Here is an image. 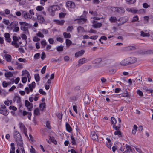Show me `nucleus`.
<instances>
[{
  "label": "nucleus",
  "mask_w": 153,
  "mask_h": 153,
  "mask_svg": "<svg viewBox=\"0 0 153 153\" xmlns=\"http://www.w3.org/2000/svg\"><path fill=\"white\" fill-rule=\"evenodd\" d=\"M115 135H118L119 137H121L122 136V133L121 131H116L114 132Z\"/></svg>",
  "instance_id": "obj_37"
},
{
  "label": "nucleus",
  "mask_w": 153,
  "mask_h": 153,
  "mask_svg": "<svg viewBox=\"0 0 153 153\" xmlns=\"http://www.w3.org/2000/svg\"><path fill=\"white\" fill-rule=\"evenodd\" d=\"M113 128L117 131H119L120 128V126H115V125H113Z\"/></svg>",
  "instance_id": "obj_53"
},
{
  "label": "nucleus",
  "mask_w": 153,
  "mask_h": 153,
  "mask_svg": "<svg viewBox=\"0 0 153 153\" xmlns=\"http://www.w3.org/2000/svg\"><path fill=\"white\" fill-rule=\"evenodd\" d=\"M143 89L144 90L146 91V92H148L149 93L151 90V89H148L147 87L145 86L143 87Z\"/></svg>",
  "instance_id": "obj_61"
},
{
  "label": "nucleus",
  "mask_w": 153,
  "mask_h": 153,
  "mask_svg": "<svg viewBox=\"0 0 153 153\" xmlns=\"http://www.w3.org/2000/svg\"><path fill=\"white\" fill-rule=\"evenodd\" d=\"M4 36L6 40H7L8 42H11V39L10 38V35L9 33H5L4 34Z\"/></svg>",
  "instance_id": "obj_12"
},
{
  "label": "nucleus",
  "mask_w": 153,
  "mask_h": 153,
  "mask_svg": "<svg viewBox=\"0 0 153 153\" xmlns=\"http://www.w3.org/2000/svg\"><path fill=\"white\" fill-rule=\"evenodd\" d=\"M91 137L93 140L97 141L98 140L97 136L94 131H92L91 132Z\"/></svg>",
  "instance_id": "obj_8"
},
{
  "label": "nucleus",
  "mask_w": 153,
  "mask_h": 153,
  "mask_svg": "<svg viewBox=\"0 0 153 153\" xmlns=\"http://www.w3.org/2000/svg\"><path fill=\"white\" fill-rule=\"evenodd\" d=\"M66 5L68 7L74 8L75 7V4L73 2L69 1L66 3Z\"/></svg>",
  "instance_id": "obj_11"
},
{
  "label": "nucleus",
  "mask_w": 153,
  "mask_h": 153,
  "mask_svg": "<svg viewBox=\"0 0 153 153\" xmlns=\"http://www.w3.org/2000/svg\"><path fill=\"white\" fill-rule=\"evenodd\" d=\"M14 137L15 140L17 143V145L19 146H21L23 144L22 139L21 136L19 133L17 131L14 133Z\"/></svg>",
  "instance_id": "obj_3"
},
{
  "label": "nucleus",
  "mask_w": 153,
  "mask_h": 153,
  "mask_svg": "<svg viewBox=\"0 0 153 153\" xmlns=\"http://www.w3.org/2000/svg\"><path fill=\"white\" fill-rule=\"evenodd\" d=\"M77 30L78 32H83L85 31L84 28L81 26H79L77 28Z\"/></svg>",
  "instance_id": "obj_39"
},
{
  "label": "nucleus",
  "mask_w": 153,
  "mask_h": 153,
  "mask_svg": "<svg viewBox=\"0 0 153 153\" xmlns=\"http://www.w3.org/2000/svg\"><path fill=\"white\" fill-rule=\"evenodd\" d=\"M37 19L40 21V23H43L45 22V19L43 16L41 15H38L37 16Z\"/></svg>",
  "instance_id": "obj_13"
},
{
  "label": "nucleus",
  "mask_w": 153,
  "mask_h": 153,
  "mask_svg": "<svg viewBox=\"0 0 153 153\" xmlns=\"http://www.w3.org/2000/svg\"><path fill=\"white\" fill-rule=\"evenodd\" d=\"M16 88V87L15 86L13 85L9 90V92L15 90Z\"/></svg>",
  "instance_id": "obj_64"
},
{
  "label": "nucleus",
  "mask_w": 153,
  "mask_h": 153,
  "mask_svg": "<svg viewBox=\"0 0 153 153\" xmlns=\"http://www.w3.org/2000/svg\"><path fill=\"white\" fill-rule=\"evenodd\" d=\"M66 44L67 47H69L71 44L72 42L69 39H67L66 40Z\"/></svg>",
  "instance_id": "obj_34"
},
{
  "label": "nucleus",
  "mask_w": 153,
  "mask_h": 153,
  "mask_svg": "<svg viewBox=\"0 0 153 153\" xmlns=\"http://www.w3.org/2000/svg\"><path fill=\"white\" fill-rule=\"evenodd\" d=\"M102 25L100 23H98L94 24L93 25V27L94 28H97L100 27Z\"/></svg>",
  "instance_id": "obj_28"
},
{
  "label": "nucleus",
  "mask_w": 153,
  "mask_h": 153,
  "mask_svg": "<svg viewBox=\"0 0 153 153\" xmlns=\"http://www.w3.org/2000/svg\"><path fill=\"white\" fill-rule=\"evenodd\" d=\"M25 105L26 107H29L30 105H31L32 103H30L27 100H25Z\"/></svg>",
  "instance_id": "obj_48"
},
{
  "label": "nucleus",
  "mask_w": 153,
  "mask_h": 153,
  "mask_svg": "<svg viewBox=\"0 0 153 153\" xmlns=\"http://www.w3.org/2000/svg\"><path fill=\"white\" fill-rule=\"evenodd\" d=\"M121 22L123 24H124V23L126 22L128 20V17L125 16V17H121Z\"/></svg>",
  "instance_id": "obj_25"
},
{
  "label": "nucleus",
  "mask_w": 153,
  "mask_h": 153,
  "mask_svg": "<svg viewBox=\"0 0 153 153\" xmlns=\"http://www.w3.org/2000/svg\"><path fill=\"white\" fill-rule=\"evenodd\" d=\"M143 8H147L148 7H150V5L146 3H143Z\"/></svg>",
  "instance_id": "obj_52"
},
{
  "label": "nucleus",
  "mask_w": 153,
  "mask_h": 153,
  "mask_svg": "<svg viewBox=\"0 0 153 153\" xmlns=\"http://www.w3.org/2000/svg\"><path fill=\"white\" fill-rule=\"evenodd\" d=\"M91 68L90 65H85L83 66L82 69H83V71H86L90 69Z\"/></svg>",
  "instance_id": "obj_20"
},
{
  "label": "nucleus",
  "mask_w": 153,
  "mask_h": 153,
  "mask_svg": "<svg viewBox=\"0 0 153 153\" xmlns=\"http://www.w3.org/2000/svg\"><path fill=\"white\" fill-rule=\"evenodd\" d=\"M9 108L10 110H12L14 111H16L17 109V108L16 107L12 105L10 106Z\"/></svg>",
  "instance_id": "obj_63"
},
{
  "label": "nucleus",
  "mask_w": 153,
  "mask_h": 153,
  "mask_svg": "<svg viewBox=\"0 0 153 153\" xmlns=\"http://www.w3.org/2000/svg\"><path fill=\"white\" fill-rule=\"evenodd\" d=\"M57 50L58 51H63V47L59 46L57 48Z\"/></svg>",
  "instance_id": "obj_51"
},
{
  "label": "nucleus",
  "mask_w": 153,
  "mask_h": 153,
  "mask_svg": "<svg viewBox=\"0 0 153 153\" xmlns=\"http://www.w3.org/2000/svg\"><path fill=\"white\" fill-rule=\"evenodd\" d=\"M140 36L142 37H149L150 36V34L148 33H145L143 31H141L140 32Z\"/></svg>",
  "instance_id": "obj_21"
},
{
  "label": "nucleus",
  "mask_w": 153,
  "mask_h": 153,
  "mask_svg": "<svg viewBox=\"0 0 153 153\" xmlns=\"http://www.w3.org/2000/svg\"><path fill=\"white\" fill-rule=\"evenodd\" d=\"M39 107L40 110L43 111L46 108V104L45 103H42L40 104Z\"/></svg>",
  "instance_id": "obj_24"
},
{
  "label": "nucleus",
  "mask_w": 153,
  "mask_h": 153,
  "mask_svg": "<svg viewBox=\"0 0 153 153\" xmlns=\"http://www.w3.org/2000/svg\"><path fill=\"white\" fill-rule=\"evenodd\" d=\"M111 10L113 12L118 13L121 14L124 13L125 11L124 8L121 7H111Z\"/></svg>",
  "instance_id": "obj_5"
},
{
  "label": "nucleus",
  "mask_w": 153,
  "mask_h": 153,
  "mask_svg": "<svg viewBox=\"0 0 153 153\" xmlns=\"http://www.w3.org/2000/svg\"><path fill=\"white\" fill-rule=\"evenodd\" d=\"M88 13L84 11L83 14L78 18H77V23L79 25H82L86 22L87 20L86 15Z\"/></svg>",
  "instance_id": "obj_2"
},
{
  "label": "nucleus",
  "mask_w": 153,
  "mask_h": 153,
  "mask_svg": "<svg viewBox=\"0 0 153 153\" xmlns=\"http://www.w3.org/2000/svg\"><path fill=\"white\" fill-rule=\"evenodd\" d=\"M49 140L51 141V142L55 144H56L57 142L56 141L54 137H50Z\"/></svg>",
  "instance_id": "obj_32"
},
{
  "label": "nucleus",
  "mask_w": 153,
  "mask_h": 153,
  "mask_svg": "<svg viewBox=\"0 0 153 153\" xmlns=\"http://www.w3.org/2000/svg\"><path fill=\"white\" fill-rule=\"evenodd\" d=\"M60 9L59 6L56 5L51 6L48 9L50 14L52 16H54L55 14V11L56 10H60Z\"/></svg>",
  "instance_id": "obj_4"
},
{
  "label": "nucleus",
  "mask_w": 153,
  "mask_h": 153,
  "mask_svg": "<svg viewBox=\"0 0 153 153\" xmlns=\"http://www.w3.org/2000/svg\"><path fill=\"white\" fill-rule=\"evenodd\" d=\"M21 29L22 30L28 32V28L27 27H26L25 26H22L21 27Z\"/></svg>",
  "instance_id": "obj_43"
},
{
  "label": "nucleus",
  "mask_w": 153,
  "mask_h": 153,
  "mask_svg": "<svg viewBox=\"0 0 153 153\" xmlns=\"http://www.w3.org/2000/svg\"><path fill=\"white\" fill-rule=\"evenodd\" d=\"M65 14L62 12H61L59 14V18H63L65 16Z\"/></svg>",
  "instance_id": "obj_58"
},
{
  "label": "nucleus",
  "mask_w": 153,
  "mask_h": 153,
  "mask_svg": "<svg viewBox=\"0 0 153 153\" xmlns=\"http://www.w3.org/2000/svg\"><path fill=\"white\" fill-rule=\"evenodd\" d=\"M14 102L16 101L18 103H20L21 102V98L18 96H16L13 100Z\"/></svg>",
  "instance_id": "obj_19"
},
{
  "label": "nucleus",
  "mask_w": 153,
  "mask_h": 153,
  "mask_svg": "<svg viewBox=\"0 0 153 153\" xmlns=\"http://www.w3.org/2000/svg\"><path fill=\"white\" fill-rule=\"evenodd\" d=\"M39 110L38 108H36L34 110V114L35 115H37L39 114Z\"/></svg>",
  "instance_id": "obj_46"
},
{
  "label": "nucleus",
  "mask_w": 153,
  "mask_h": 153,
  "mask_svg": "<svg viewBox=\"0 0 153 153\" xmlns=\"http://www.w3.org/2000/svg\"><path fill=\"white\" fill-rule=\"evenodd\" d=\"M137 61V59L134 57H129L122 60L120 62V64L125 66L135 63Z\"/></svg>",
  "instance_id": "obj_1"
},
{
  "label": "nucleus",
  "mask_w": 153,
  "mask_h": 153,
  "mask_svg": "<svg viewBox=\"0 0 153 153\" xmlns=\"http://www.w3.org/2000/svg\"><path fill=\"white\" fill-rule=\"evenodd\" d=\"M8 113V112L6 110L0 109V113L6 115H7Z\"/></svg>",
  "instance_id": "obj_17"
},
{
  "label": "nucleus",
  "mask_w": 153,
  "mask_h": 153,
  "mask_svg": "<svg viewBox=\"0 0 153 153\" xmlns=\"http://www.w3.org/2000/svg\"><path fill=\"white\" fill-rule=\"evenodd\" d=\"M54 21L56 22L57 24L60 25H62L65 22V20H56Z\"/></svg>",
  "instance_id": "obj_15"
},
{
  "label": "nucleus",
  "mask_w": 153,
  "mask_h": 153,
  "mask_svg": "<svg viewBox=\"0 0 153 153\" xmlns=\"http://www.w3.org/2000/svg\"><path fill=\"white\" fill-rule=\"evenodd\" d=\"M4 75L7 78L12 77L13 76V74L10 72H5L4 73Z\"/></svg>",
  "instance_id": "obj_22"
},
{
  "label": "nucleus",
  "mask_w": 153,
  "mask_h": 153,
  "mask_svg": "<svg viewBox=\"0 0 153 153\" xmlns=\"http://www.w3.org/2000/svg\"><path fill=\"white\" fill-rule=\"evenodd\" d=\"M46 57V55L44 51L42 52L41 54V58L42 60H44V59Z\"/></svg>",
  "instance_id": "obj_47"
},
{
  "label": "nucleus",
  "mask_w": 153,
  "mask_h": 153,
  "mask_svg": "<svg viewBox=\"0 0 153 153\" xmlns=\"http://www.w3.org/2000/svg\"><path fill=\"white\" fill-rule=\"evenodd\" d=\"M19 23L21 26H27L28 25V24L25 22H19Z\"/></svg>",
  "instance_id": "obj_40"
},
{
  "label": "nucleus",
  "mask_w": 153,
  "mask_h": 153,
  "mask_svg": "<svg viewBox=\"0 0 153 153\" xmlns=\"http://www.w3.org/2000/svg\"><path fill=\"white\" fill-rule=\"evenodd\" d=\"M22 16L25 19H29L32 18V16L29 14V13L26 11H23L22 13Z\"/></svg>",
  "instance_id": "obj_7"
},
{
  "label": "nucleus",
  "mask_w": 153,
  "mask_h": 153,
  "mask_svg": "<svg viewBox=\"0 0 153 153\" xmlns=\"http://www.w3.org/2000/svg\"><path fill=\"white\" fill-rule=\"evenodd\" d=\"M102 60L101 58H97L92 61V63L94 64H99L101 62Z\"/></svg>",
  "instance_id": "obj_16"
},
{
  "label": "nucleus",
  "mask_w": 153,
  "mask_h": 153,
  "mask_svg": "<svg viewBox=\"0 0 153 153\" xmlns=\"http://www.w3.org/2000/svg\"><path fill=\"white\" fill-rule=\"evenodd\" d=\"M66 129L67 131L69 132H70L71 131V128L70 127L69 124L67 123H66Z\"/></svg>",
  "instance_id": "obj_31"
},
{
  "label": "nucleus",
  "mask_w": 153,
  "mask_h": 153,
  "mask_svg": "<svg viewBox=\"0 0 153 153\" xmlns=\"http://www.w3.org/2000/svg\"><path fill=\"white\" fill-rule=\"evenodd\" d=\"M46 68V66H45L42 68L41 70V73L42 74H44L45 73Z\"/></svg>",
  "instance_id": "obj_50"
},
{
  "label": "nucleus",
  "mask_w": 153,
  "mask_h": 153,
  "mask_svg": "<svg viewBox=\"0 0 153 153\" xmlns=\"http://www.w3.org/2000/svg\"><path fill=\"white\" fill-rule=\"evenodd\" d=\"M3 22L4 23L7 25L9 23V22L8 20H7L6 19H3Z\"/></svg>",
  "instance_id": "obj_57"
},
{
  "label": "nucleus",
  "mask_w": 153,
  "mask_h": 153,
  "mask_svg": "<svg viewBox=\"0 0 153 153\" xmlns=\"http://www.w3.org/2000/svg\"><path fill=\"white\" fill-rule=\"evenodd\" d=\"M73 28L72 26H68L67 28L66 31L68 32H71L72 31Z\"/></svg>",
  "instance_id": "obj_42"
},
{
  "label": "nucleus",
  "mask_w": 153,
  "mask_h": 153,
  "mask_svg": "<svg viewBox=\"0 0 153 153\" xmlns=\"http://www.w3.org/2000/svg\"><path fill=\"white\" fill-rule=\"evenodd\" d=\"M19 126L20 128L22 131H24L27 129L24 125L22 123H19Z\"/></svg>",
  "instance_id": "obj_33"
},
{
  "label": "nucleus",
  "mask_w": 153,
  "mask_h": 153,
  "mask_svg": "<svg viewBox=\"0 0 153 153\" xmlns=\"http://www.w3.org/2000/svg\"><path fill=\"white\" fill-rule=\"evenodd\" d=\"M87 59L85 58H82L80 59L78 61V64L77 65L78 66H80L82 65L85 63L86 62Z\"/></svg>",
  "instance_id": "obj_10"
},
{
  "label": "nucleus",
  "mask_w": 153,
  "mask_h": 153,
  "mask_svg": "<svg viewBox=\"0 0 153 153\" xmlns=\"http://www.w3.org/2000/svg\"><path fill=\"white\" fill-rule=\"evenodd\" d=\"M39 92L40 94H41L42 95H46V92H45L44 91H43V89H39Z\"/></svg>",
  "instance_id": "obj_54"
},
{
  "label": "nucleus",
  "mask_w": 153,
  "mask_h": 153,
  "mask_svg": "<svg viewBox=\"0 0 153 153\" xmlns=\"http://www.w3.org/2000/svg\"><path fill=\"white\" fill-rule=\"evenodd\" d=\"M89 13H91V15H93L94 16H96L97 14V13L96 11L94 12L93 11H89Z\"/></svg>",
  "instance_id": "obj_56"
},
{
  "label": "nucleus",
  "mask_w": 153,
  "mask_h": 153,
  "mask_svg": "<svg viewBox=\"0 0 153 153\" xmlns=\"http://www.w3.org/2000/svg\"><path fill=\"white\" fill-rule=\"evenodd\" d=\"M124 93L122 94H120V97H129V94L128 93L127 91L126 90H125L124 91Z\"/></svg>",
  "instance_id": "obj_14"
},
{
  "label": "nucleus",
  "mask_w": 153,
  "mask_h": 153,
  "mask_svg": "<svg viewBox=\"0 0 153 153\" xmlns=\"http://www.w3.org/2000/svg\"><path fill=\"white\" fill-rule=\"evenodd\" d=\"M2 85L4 88L7 87L8 86V83H7L6 81H4L2 83Z\"/></svg>",
  "instance_id": "obj_59"
},
{
  "label": "nucleus",
  "mask_w": 153,
  "mask_h": 153,
  "mask_svg": "<svg viewBox=\"0 0 153 153\" xmlns=\"http://www.w3.org/2000/svg\"><path fill=\"white\" fill-rule=\"evenodd\" d=\"M85 51L84 50H82L77 52V57L82 56L85 53Z\"/></svg>",
  "instance_id": "obj_18"
},
{
  "label": "nucleus",
  "mask_w": 153,
  "mask_h": 153,
  "mask_svg": "<svg viewBox=\"0 0 153 153\" xmlns=\"http://www.w3.org/2000/svg\"><path fill=\"white\" fill-rule=\"evenodd\" d=\"M63 35L64 37L66 38H71V35L69 33H67L66 32H64L63 33Z\"/></svg>",
  "instance_id": "obj_26"
},
{
  "label": "nucleus",
  "mask_w": 153,
  "mask_h": 153,
  "mask_svg": "<svg viewBox=\"0 0 153 153\" xmlns=\"http://www.w3.org/2000/svg\"><path fill=\"white\" fill-rule=\"evenodd\" d=\"M18 23L16 21H13L9 25L12 29L14 28L13 30V32H18L19 30V28L17 26L18 25Z\"/></svg>",
  "instance_id": "obj_6"
},
{
  "label": "nucleus",
  "mask_w": 153,
  "mask_h": 153,
  "mask_svg": "<svg viewBox=\"0 0 153 153\" xmlns=\"http://www.w3.org/2000/svg\"><path fill=\"white\" fill-rule=\"evenodd\" d=\"M36 9L37 10L40 11L43 9L44 8L43 7L41 6H38L36 7Z\"/></svg>",
  "instance_id": "obj_55"
},
{
  "label": "nucleus",
  "mask_w": 153,
  "mask_h": 153,
  "mask_svg": "<svg viewBox=\"0 0 153 153\" xmlns=\"http://www.w3.org/2000/svg\"><path fill=\"white\" fill-rule=\"evenodd\" d=\"M83 101L85 104H88L90 103V99L89 98L88 94H86L85 95L83 99Z\"/></svg>",
  "instance_id": "obj_9"
},
{
  "label": "nucleus",
  "mask_w": 153,
  "mask_h": 153,
  "mask_svg": "<svg viewBox=\"0 0 153 153\" xmlns=\"http://www.w3.org/2000/svg\"><path fill=\"white\" fill-rule=\"evenodd\" d=\"M109 20L111 22H115L117 21V19L115 16H111Z\"/></svg>",
  "instance_id": "obj_29"
},
{
  "label": "nucleus",
  "mask_w": 153,
  "mask_h": 153,
  "mask_svg": "<svg viewBox=\"0 0 153 153\" xmlns=\"http://www.w3.org/2000/svg\"><path fill=\"white\" fill-rule=\"evenodd\" d=\"M139 19V18L137 16H134L133 18V19L132 20V22H134L136 21H138Z\"/></svg>",
  "instance_id": "obj_44"
},
{
  "label": "nucleus",
  "mask_w": 153,
  "mask_h": 153,
  "mask_svg": "<svg viewBox=\"0 0 153 153\" xmlns=\"http://www.w3.org/2000/svg\"><path fill=\"white\" fill-rule=\"evenodd\" d=\"M71 139L72 140L71 143L72 145H75L76 144V140L75 138L74 137L73 135H71Z\"/></svg>",
  "instance_id": "obj_36"
},
{
  "label": "nucleus",
  "mask_w": 153,
  "mask_h": 153,
  "mask_svg": "<svg viewBox=\"0 0 153 153\" xmlns=\"http://www.w3.org/2000/svg\"><path fill=\"white\" fill-rule=\"evenodd\" d=\"M127 4H132L136 2V0H126Z\"/></svg>",
  "instance_id": "obj_35"
},
{
  "label": "nucleus",
  "mask_w": 153,
  "mask_h": 153,
  "mask_svg": "<svg viewBox=\"0 0 153 153\" xmlns=\"http://www.w3.org/2000/svg\"><path fill=\"white\" fill-rule=\"evenodd\" d=\"M111 122L112 123V124L113 125H115L116 123H117V121L116 120V119L114 117H111Z\"/></svg>",
  "instance_id": "obj_38"
},
{
  "label": "nucleus",
  "mask_w": 153,
  "mask_h": 153,
  "mask_svg": "<svg viewBox=\"0 0 153 153\" xmlns=\"http://www.w3.org/2000/svg\"><path fill=\"white\" fill-rule=\"evenodd\" d=\"M11 44L14 46L18 48L19 47V45L15 41H12L11 42Z\"/></svg>",
  "instance_id": "obj_45"
},
{
  "label": "nucleus",
  "mask_w": 153,
  "mask_h": 153,
  "mask_svg": "<svg viewBox=\"0 0 153 153\" xmlns=\"http://www.w3.org/2000/svg\"><path fill=\"white\" fill-rule=\"evenodd\" d=\"M27 81V78L26 77H23L22 79V82L24 83L26 82Z\"/></svg>",
  "instance_id": "obj_62"
},
{
  "label": "nucleus",
  "mask_w": 153,
  "mask_h": 153,
  "mask_svg": "<svg viewBox=\"0 0 153 153\" xmlns=\"http://www.w3.org/2000/svg\"><path fill=\"white\" fill-rule=\"evenodd\" d=\"M36 35L40 37L43 38L44 37V35L40 31H39L36 34Z\"/></svg>",
  "instance_id": "obj_49"
},
{
  "label": "nucleus",
  "mask_w": 153,
  "mask_h": 153,
  "mask_svg": "<svg viewBox=\"0 0 153 153\" xmlns=\"http://www.w3.org/2000/svg\"><path fill=\"white\" fill-rule=\"evenodd\" d=\"M35 79L37 82H38L40 80V77L38 74H36L34 75Z\"/></svg>",
  "instance_id": "obj_27"
},
{
  "label": "nucleus",
  "mask_w": 153,
  "mask_h": 153,
  "mask_svg": "<svg viewBox=\"0 0 153 153\" xmlns=\"http://www.w3.org/2000/svg\"><path fill=\"white\" fill-rule=\"evenodd\" d=\"M4 57L6 60L8 62H10L11 60V56L9 54H5L4 55Z\"/></svg>",
  "instance_id": "obj_23"
},
{
  "label": "nucleus",
  "mask_w": 153,
  "mask_h": 153,
  "mask_svg": "<svg viewBox=\"0 0 153 153\" xmlns=\"http://www.w3.org/2000/svg\"><path fill=\"white\" fill-rule=\"evenodd\" d=\"M40 56V55L39 53H37L34 55V59H37L39 58Z\"/></svg>",
  "instance_id": "obj_41"
},
{
  "label": "nucleus",
  "mask_w": 153,
  "mask_h": 153,
  "mask_svg": "<svg viewBox=\"0 0 153 153\" xmlns=\"http://www.w3.org/2000/svg\"><path fill=\"white\" fill-rule=\"evenodd\" d=\"M34 88H29L28 87H26L25 88V90L27 94H28L30 93V91L32 92Z\"/></svg>",
  "instance_id": "obj_30"
},
{
  "label": "nucleus",
  "mask_w": 153,
  "mask_h": 153,
  "mask_svg": "<svg viewBox=\"0 0 153 153\" xmlns=\"http://www.w3.org/2000/svg\"><path fill=\"white\" fill-rule=\"evenodd\" d=\"M18 60L21 62H26V60L25 59L19 58L18 59Z\"/></svg>",
  "instance_id": "obj_60"
}]
</instances>
